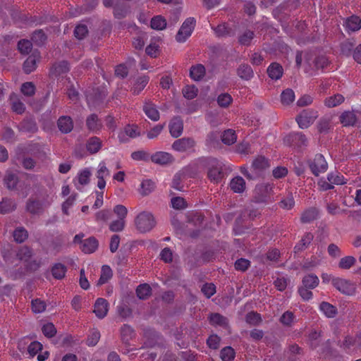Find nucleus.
I'll list each match as a JSON object with an SVG mask.
<instances>
[{
	"label": "nucleus",
	"instance_id": "obj_1",
	"mask_svg": "<svg viewBox=\"0 0 361 361\" xmlns=\"http://www.w3.org/2000/svg\"><path fill=\"white\" fill-rule=\"evenodd\" d=\"M54 201V196L47 191L31 195L25 203V210L32 215H40Z\"/></svg>",
	"mask_w": 361,
	"mask_h": 361
},
{
	"label": "nucleus",
	"instance_id": "obj_2",
	"mask_svg": "<svg viewBox=\"0 0 361 361\" xmlns=\"http://www.w3.org/2000/svg\"><path fill=\"white\" fill-rule=\"evenodd\" d=\"M223 163L215 158L207 159V176L213 183H219L224 178Z\"/></svg>",
	"mask_w": 361,
	"mask_h": 361
},
{
	"label": "nucleus",
	"instance_id": "obj_3",
	"mask_svg": "<svg viewBox=\"0 0 361 361\" xmlns=\"http://www.w3.org/2000/svg\"><path fill=\"white\" fill-rule=\"evenodd\" d=\"M137 229L141 233L151 231L156 224L153 215L150 212H142L140 213L135 220Z\"/></svg>",
	"mask_w": 361,
	"mask_h": 361
},
{
	"label": "nucleus",
	"instance_id": "obj_4",
	"mask_svg": "<svg viewBox=\"0 0 361 361\" xmlns=\"http://www.w3.org/2000/svg\"><path fill=\"white\" fill-rule=\"evenodd\" d=\"M318 111L313 109H307L302 111L295 118L298 126L301 129H306L314 123L318 118Z\"/></svg>",
	"mask_w": 361,
	"mask_h": 361
},
{
	"label": "nucleus",
	"instance_id": "obj_5",
	"mask_svg": "<svg viewBox=\"0 0 361 361\" xmlns=\"http://www.w3.org/2000/svg\"><path fill=\"white\" fill-rule=\"evenodd\" d=\"M273 185L270 183H261L256 185L254 190V201L257 203H267L270 200Z\"/></svg>",
	"mask_w": 361,
	"mask_h": 361
},
{
	"label": "nucleus",
	"instance_id": "obj_6",
	"mask_svg": "<svg viewBox=\"0 0 361 361\" xmlns=\"http://www.w3.org/2000/svg\"><path fill=\"white\" fill-rule=\"evenodd\" d=\"M283 142L287 145L298 148L305 147L308 145V140L302 132L289 133L284 137Z\"/></svg>",
	"mask_w": 361,
	"mask_h": 361
},
{
	"label": "nucleus",
	"instance_id": "obj_7",
	"mask_svg": "<svg viewBox=\"0 0 361 361\" xmlns=\"http://www.w3.org/2000/svg\"><path fill=\"white\" fill-rule=\"evenodd\" d=\"M195 24L196 20L194 18H186L176 35V40L178 42H184L191 35Z\"/></svg>",
	"mask_w": 361,
	"mask_h": 361
},
{
	"label": "nucleus",
	"instance_id": "obj_8",
	"mask_svg": "<svg viewBox=\"0 0 361 361\" xmlns=\"http://www.w3.org/2000/svg\"><path fill=\"white\" fill-rule=\"evenodd\" d=\"M332 285L343 294L351 295L355 293V285L348 280L333 278Z\"/></svg>",
	"mask_w": 361,
	"mask_h": 361
},
{
	"label": "nucleus",
	"instance_id": "obj_9",
	"mask_svg": "<svg viewBox=\"0 0 361 361\" xmlns=\"http://www.w3.org/2000/svg\"><path fill=\"white\" fill-rule=\"evenodd\" d=\"M310 168L312 173L318 176L321 173H324L328 169V164L321 154L315 155L312 161L310 164Z\"/></svg>",
	"mask_w": 361,
	"mask_h": 361
},
{
	"label": "nucleus",
	"instance_id": "obj_10",
	"mask_svg": "<svg viewBox=\"0 0 361 361\" xmlns=\"http://www.w3.org/2000/svg\"><path fill=\"white\" fill-rule=\"evenodd\" d=\"M195 145V141L192 137H183L176 140L172 144V149L179 152H184L192 149Z\"/></svg>",
	"mask_w": 361,
	"mask_h": 361
},
{
	"label": "nucleus",
	"instance_id": "obj_11",
	"mask_svg": "<svg viewBox=\"0 0 361 361\" xmlns=\"http://www.w3.org/2000/svg\"><path fill=\"white\" fill-rule=\"evenodd\" d=\"M150 160L159 165H166L173 161V156L166 152H157L152 154Z\"/></svg>",
	"mask_w": 361,
	"mask_h": 361
},
{
	"label": "nucleus",
	"instance_id": "obj_12",
	"mask_svg": "<svg viewBox=\"0 0 361 361\" xmlns=\"http://www.w3.org/2000/svg\"><path fill=\"white\" fill-rule=\"evenodd\" d=\"M110 176V171L106 166V164L104 161L99 163L98 169L97 171L96 176L98 178L97 187L102 190L106 186V181L104 178Z\"/></svg>",
	"mask_w": 361,
	"mask_h": 361
},
{
	"label": "nucleus",
	"instance_id": "obj_13",
	"mask_svg": "<svg viewBox=\"0 0 361 361\" xmlns=\"http://www.w3.org/2000/svg\"><path fill=\"white\" fill-rule=\"evenodd\" d=\"M40 60V55L38 51H34L27 57L23 64V71L25 73L29 74L34 71L37 68V63Z\"/></svg>",
	"mask_w": 361,
	"mask_h": 361
},
{
	"label": "nucleus",
	"instance_id": "obj_14",
	"mask_svg": "<svg viewBox=\"0 0 361 361\" xmlns=\"http://www.w3.org/2000/svg\"><path fill=\"white\" fill-rule=\"evenodd\" d=\"M143 111L146 116L152 121H157L160 118L157 106L149 100L145 102Z\"/></svg>",
	"mask_w": 361,
	"mask_h": 361
},
{
	"label": "nucleus",
	"instance_id": "obj_15",
	"mask_svg": "<svg viewBox=\"0 0 361 361\" xmlns=\"http://www.w3.org/2000/svg\"><path fill=\"white\" fill-rule=\"evenodd\" d=\"M109 303L104 298H98L94 303V312L99 319L106 317L108 312Z\"/></svg>",
	"mask_w": 361,
	"mask_h": 361
},
{
	"label": "nucleus",
	"instance_id": "obj_16",
	"mask_svg": "<svg viewBox=\"0 0 361 361\" xmlns=\"http://www.w3.org/2000/svg\"><path fill=\"white\" fill-rule=\"evenodd\" d=\"M183 123L180 117H174L169 123V131L172 137H178L183 133Z\"/></svg>",
	"mask_w": 361,
	"mask_h": 361
},
{
	"label": "nucleus",
	"instance_id": "obj_17",
	"mask_svg": "<svg viewBox=\"0 0 361 361\" xmlns=\"http://www.w3.org/2000/svg\"><path fill=\"white\" fill-rule=\"evenodd\" d=\"M57 126L61 133L66 134L73 130V122L70 116H62L58 119Z\"/></svg>",
	"mask_w": 361,
	"mask_h": 361
},
{
	"label": "nucleus",
	"instance_id": "obj_18",
	"mask_svg": "<svg viewBox=\"0 0 361 361\" xmlns=\"http://www.w3.org/2000/svg\"><path fill=\"white\" fill-rule=\"evenodd\" d=\"M283 67L278 63H272L267 68V73L272 80H277L283 75Z\"/></svg>",
	"mask_w": 361,
	"mask_h": 361
},
{
	"label": "nucleus",
	"instance_id": "obj_19",
	"mask_svg": "<svg viewBox=\"0 0 361 361\" xmlns=\"http://www.w3.org/2000/svg\"><path fill=\"white\" fill-rule=\"evenodd\" d=\"M98 247V241L94 237L85 239L82 243L80 249L85 253L90 254L94 252Z\"/></svg>",
	"mask_w": 361,
	"mask_h": 361
},
{
	"label": "nucleus",
	"instance_id": "obj_20",
	"mask_svg": "<svg viewBox=\"0 0 361 361\" xmlns=\"http://www.w3.org/2000/svg\"><path fill=\"white\" fill-rule=\"evenodd\" d=\"M319 211L315 207H310L305 210L300 217V221L302 224H309L318 217Z\"/></svg>",
	"mask_w": 361,
	"mask_h": 361
},
{
	"label": "nucleus",
	"instance_id": "obj_21",
	"mask_svg": "<svg viewBox=\"0 0 361 361\" xmlns=\"http://www.w3.org/2000/svg\"><path fill=\"white\" fill-rule=\"evenodd\" d=\"M9 100L11 102V109L14 112L18 114H22L25 111V104L21 102V100L16 94L12 93L10 95Z\"/></svg>",
	"mask_w": 361,
	"mask_h": 361
},
{
	"label": "nucleus",
	"instance_id": "obj_22",
	"mask_svg": "<svg viewBox=\"0 0 361 361\" xmlns=\"http://www.w3.org/2000/svg\"><path fill=\"white\" fill-rule=\"evenodd\" d=\"M270 166L269 160L263 156L257 157L252 164V169L258 174L259 171L269 168Z\"/></svg>",
	"mask_w": 361,
	"mask_h": 361
},
{
	"label": "nucleus",
	"instance_id": "obj_23",
	"mask_svg": "<svg viewBox=\"0 0 361 361\" xmlns=\"http://www.w3.org/2000/svg\"><path fill=\"white\" fill-rule=\"evenodd\" d=\"M135 335V331L130 326L124 324L121 328V339L126 345L129 344L130 341L134 338Z\"/></svg>",
	"mask_w": 361,
	"mask_h": 361
},
{
	"label": "nucleus",
	"instance_id": "obj_24",
	"mask_svg": "<svg viewBox=\"0 0 361 361\" xmlns=\"http://www.w3.org/2000/svg\"><path fill=\"white\" fill-rule=\"evenodd\" d=\"M231 189L236 193H242L245 189V181L240 176L233 178L230 182Z\"/></svg>",
	"mask_w": 361,
	"mask_h": 361
},
{
	"label": "nucleus",
	"instance_id": "obj_25",
	"mask_svg": "<svg viewBox=\"0 0 361 361\" xmlns=\"http://www.w3.org/2000/svg\"><path fill=\"white\" fill-rule=\"evenodd\" d=\"M102 143L101 140L97 137H92L89 138L86 144L87 150L90 154H95L102 148Z\"/></svg>",
	"mask_w": 361,
	"mask_h": 361
},
{
	"label": "nucleus",
	"instance_id": "obj_26",
	"mask_svg": "<svg viewBox=\"0 0 361 361\" xmlns=\"http://www.w3.org/2000/svg\"><path fill=\"white\" fill-rule=\"evenodd\" d=\"M86 125L87 128L92 132H97L102 127L101 121L98 119L97 116L94 114H91L87 118Z\"/></svg>",
	"mask_w": 361,
	"mask_h": 361
},
{
	"label": "nucleus",
	"instance_id": "obj_27",
	"mask_svg": "<svg viewBox=\"0 0 361 361\" xmlns=\"http://www.w3.org/2000/svg\"><path fill=\"white\" fill-rule=\"evenodd\" d=\"M348 31L355 32L361 28V19L357 16H351L345 23Z\"/></svg>",
	"mask_w": 361,
	"mask_h": 361
},
{
	"label": "nucleus",
	"instance_id": "obj_28",
	"mask_svg": "<svg viewBox=\"0 0 361 361\" xmlns=\"http://www.w3.org/2000/svg\"><path fill=\"white\" fill-rule=\"evenodd\" d=\"M302 283L306 288L314 289L319 285V280L317 275L310 274L303 277Z\"/></svg>",
	"mask_w": 361,
	"mask_h": 361
},
{
	"label": "nucleus",
	"instance_id": "obj_29",
	"mask_svg": "<svg viewBox=\"0 0 361 361\" xmlns=\"http://www.w3.org/2000/svg\"><path fill=\"white\" fill-rule=\"evenodd\" d=\"M314 238V235L311 233H306L300 242L295 245L294 250L295 252H300L307 248Z\"/></svg>",
	"mask_w": 361,
	"mask_h": 361
},
{
	"label": "nucleus",
	"instance_id": "obj_30",
	"mask_svg": "<svg viewBox=\"0 0 361 361\" xmlns=\"http://www.w3.org/2000/svg\"><path fill=\"white\" fill-rule=\"evenodd\" d=\"M149 82V77L144 75L137 78L132 88L134 94H139L141 91L146 87Z\"/></svg>",
	"mask_w": 361,
	"mask_h": 361
},
{
	"label": "nucleus",
	"instance_id": "obj_31",
	"mask_svg": "<svg viewBox=\"0 0 361 361\" xmlns=\"http://www.w3.org/2000/svg\"><path fill=\"white\" fill-rule=\"evenodd\" d=\"M356 121V115L353 111H345L340 116V121L345 126H353Z\"/></svg>",
	"mask_w": 361,
	"mask_h": 361
},
{
	"label": "nucleus",
	"instance_id": "obj_32",
	"mask_svg": "<svg viewBox=\"0 0 361 361\" xmlns=\"http://www.w3.org/2000/svg\"><path fill=\"white\" fill-rule=\"evenodd\" d=\"M237 73L240 78L246 80L251 79L254 75L252 68L247 64L240 65L238 68Z\"/></svg>",
	"mask_w": 361,
	"mask_h": 361
},
{
	"label": "nucleus",
	"instance_id": "obj_33",
	"mask_svg": "<svg viewBox=\"0 0 361 361\" xmlns=\"http://www.w3.org/2000/svg\"><path fill=\"white\" fill-rule=\"evenodd\" d=\"M16 208V204L15 202L8 198H4L1 202H0V213L6 214L9 213Z\"/></svg>",
	"mask_w": 361,
	"mask_h": 361
},
{
	"label": "nucleus",
	"instance_id": "obj_34",
	"mask_svg": "<svg viewBox=\"0 0 361 361\" xmlns=\"http://www.w3.org/2000/svg\"><path fill=\"white\" fill-rule=\"evenodd\" d=\"M281 208L283 209H291L295 205V200L293 193L288 192L286 196H284L281 200L279 202Z\"/></svg>",
	"mask_w": 361,
	"mask_h": 361
},
{
	"label": "nucleus",
	"instance_id": "obj_35",
	"mask_svg": "<svg viewBox=\"0 0 361 361\" xmlns=\"http://www.w3.org/2000/svg\"><path fill=\"white\" fill-rule=\"evenodd\" d=\"M204 74L205 68L204 66L201 64L196 65L190 68V75L194 80H200L204 77Z\"/></svg>",
	"mask_w": 361,
	"mask_h": 361
},
{
	"label": "nucleus",
	"instance_id": "obj_36",
	"mask_svg": "<svg viewBox=\"0 0 361 361\" xmlns=\"http://www.w3.org/2000/svg\"><path fill=\"white\" fill-rule=\"evenodd\" d=\"M13 236L16 243H22L28 238V232L24 227L20 226L14 230Z\"/></svg>",
	"mask_w": 361,
	"mask_h": 361
},
{
	"label": "nucleus",
	"instance_id": "obj_37",
	"mask_svg": "<svg viewBox=\"0 0 361 361\" xmlns=\"http://www.w3.org/2000/svg\"><path fill=\"white\" fill-rule=\"evenodd\" d=\"M319 309L329 318H333L337 314L336 308L327 302H322Z\"/></svg>",
	"mask_w": 361,
	"mask_h": 361
},
{
	"label": "nucleus",
	"instance_id": "obj_38",
	"mask_svg": "<svg viewBox=\"0 0 361 361\" xmlns=\"http://www.w3.org/2000/svg\"><path fill=\"white\" fill-rule=\"evenodd\" d=\"M344 101V97L342 94H336L325 99L324 104L329 108L335 107Z\"/></svg>",
	"mask_w": 361,
	"mask_h": 361
},
{
	"label": "nucleus",
	"instance_id": "obj_39",
	"mask_svg": "<svg viewBox=\"0 0 361 361\" xmlns=\"http://www.w3.org/2000/svg\"><path fill=\"white\" fill-rule=\"evenodd\" d=\"M112 277V271L109 266L104 265L102 267L100 278L97 281V285L102 286L106 283Z\"/></svg>",
	"mask_w": 361,
	"mask_h": 361
},
{
	"label": "nucleus",
	"instance_id": "obj_40",
	"mask_svg": "<svg viewBox=\"0 0 361 361\" xmlns=\"http://www.w3.org/2000/svg\"><path fill=\"white\" fill-rule=\"evenodd\" d=\"M66 267L61 263L55 264L51 268V274L56 279H63L66 273Z\"/></svg>",
	"mask_w": 361,
	"mask_h": 361
},
{
	"label": "nucleus",
	"instance_id": "obj_41",
	"mask_svg": "<svg viewBox=\"0 0 361 361\" xmlns=\"http://www.w3.org/2000/svg\"><path fill=\"white\" fill-rule=\"evenodd\" d=\"M209 320L210 324L212 325L224 326L228 324L227 319L219 313L211 314L209 317Z\"/></svg>",
	"mask_w": 361,
	"mask_h": 361
},
{
	"label": "nucleus",
	"instance_id": "obj_42",
	"mask_svg": "<svg viewBox=\"0 0 361 361\" xmlns=\"http://www.w3.org/2000/svg\"><path fill=\"white\" fill-rule=\"evenodd\" d=\"M151 287L147 284L139 285L136 289L137 296L141 300L147 299L151 295Z\"/></svg>",
	"mask_w": 361,
	"mask_h": 361
},
{
	"label": "nucleus",
	"instance_id": "obj_43",
	"mask_svg": "<svg viewBox=\"0 0 361 361\" xmlns=\"http://www.w3.org/2000/svg\"><path fill=\"white\" fill-rule=\"evenodd\" d=\"M166 27V21L161 16H157L151 20V27L154 30H162Z\"/></svg>",
	"mask_w": 361,
	"mask_h": 361
},
{
	"label": "nucleus",
	"instance_id": "obj_44",
	"mask_svg": "<svg viewBox=\"0 0 361 361\" xmlns=\"http://www.w3.org/2000/svg\"><path fill=\"white\" fill-rule=\"evenodd\" d=\"M295 100V93L291 89H286L281 94V103L284 105H289Z\"/></svg>",
	"mask_w": 361,
	"mask_h": 361
},
{
	"label": "nucleus",
	"instance_id": "obj_45",
	"mask_svg": "<svg viewBox=\"0 0 361 361\" xmlns=\"http://www.w3.org/2000/svg\"><path fill=\"white\" fill-rule=\"evenodd\" d=\"M154 189V183L151 180H143L140 185V192L146 196L150 194Z\"/></svg>",
	"mask_w": 361,
	"mask_h": 361
},
{
	"label": "nucleus",
	"instance_id": "obj_46",
	"mask_svg": "<svg viewBox=\"0 0 361 361\" xmlns=\"http://www.w3.org/2000/svg\"><path fill=\"white\" fill-rule=\"evenodd\" d=\"M236 139L237 137L235 135V131L231 129L225 130L221 135L222 142L228 145L233 144L236 141Z\"/></svg>",
	"mask_w": 361,
	"mask_h": 361
},
{
	"label": "nucleus",
	"instance_id": "obj_47",
	"mask_svg": "<svg viewBox=\"0 0 361 361\" xmlns=\"http://www.w3.org/2000/svg\"><path fill=\"white\" fill-rule=\"evenodd\" d=\"M235 351L231 346L224 348L220 352L222 361H233L235 358Z\"/></svg>",
	"mask_w": 361,
	"mask_h": 361
},
{
	"label": "nucleus",
	"instance_id": "obj_48",
	"mask_svg": "<svg viewBox=\"0 0 361 361\" xmlns=\"http://www.w3.org/2000/svg\"><path fill=\"white\" fill-rule=\"evenodd\" d=\"M326 210L328 213L331 215H340L343 214H346L347 210L341 209L337 203L330 202L326 205Z\"/></svg>",
	"mask_w": 361,
	"mask_h": 361
},
{
	"label": "nucleus",
	"instance_id": "obj_49",
	"mask_svg": "<svg viewBox=\"0 0 361 361\" xmlns=\"http://www.w3.org/2000/svg\"><path fill=\"white\" fill-rule=\"evenodd\" d=\"M255 34L252 31L246 30L238 37V42L241 45L249 46Z\"/></svg>",
	"mask_w": 361,
	"mask_h": 361
},
{
	"label": "nucleus",
	"instance_id": "obj_50",
	"mask_svg": "<svg viewBox=\"0 0 361 361\" xmlns=\"http://www.w3.org/2000/svg\"><path fill=\"white\" fill-rule=\"evenodd\" d=\"M327 180L334 185H343L346 182L344 177L340 173L335 172L328 174Z\"/></svg>",
	"mask_w": 361,
	"mask_h": 361
},
{
	"label": "nucleus",
	"instance_id": "obj_51",
	"mask_svg": "<svg viewBox=\"0 0 361 361\" xmlns=\"http://www.w3.org/2000/svg\"><path fill=\"white\" fill-rule=\"evenodd\" d=\"M4 183L9 190L14 189L18 183V177L12 173H7L4 178Z\"/></svg>",
	"mask_w": 361,
	"mask_h": 361
},
{
	"label": "nucleus",
	"instance_id": "obj_52",
	"mask_svg": "<svg viewBox=\"0 0 361 361\" xmlns=\"http://www.w3.org/2000/svg\"><path fill=\"white\" fill-rule=\"evenodd\" d=\"M32 42L27 39H21L18 43V49L23 54H28L32 50Z\"/></svg>",
	"mask_w": 361,
	"mask_h": 361
},
{
	"label": "nucleus",
	"instance_id": "obj_53",
	"mask_svg": "<svg viewBox=\"0 0 361 361\" xmlns=\"http://www.w3.org/2000/svg\"><path fill=\"white\" fill-rule=\"evenodd\" d=\"M46 303L41 299H35L32 300V310L35 313H42L46 310Z\"/></svg>",
	"mask_w": 361,
	"mask_h": 361
},
{
	"label": "nucleus",
	"instance_id": "obj_54",
	"mask_svg": "<svg viewBox=\"0 0 361 361\" xmlns=\"http://www.w3.org/2000/svg\"><path fill=\"white\" fill-rule=\"evenodd\" d=\"M198 90L194 85H188L183 89V96L188 99H192L197 95Z\"/></svg>",
	"mask_w": 361,
	"mask_h": 361
},
{
	"label": "nucleus",
	"instance_id": "obj_55",
	"mask_svg": "<svg viewBox=\"0 0 361 361\" xmlns=\"http://www.w3.org/2000/svg\"><path fill=\"white\" fill-rule=\"evenodd\" d=\"M47 39L45 33L42 30H36L32 35V40L37 45H42Z\"/></svg>",
	"mask_w": 361,
	"mask_h": 361
},
{
	"label": "nucleus",
	"instance_id": "obj_56",
	"mask_svg": "<svg viewBox=\"0 0 361 361\" xmlns=\"http://www.w3.org/2000/svg\"><path fill=\"white\" fill-rule=\"evenodd\" d=\"M151 155L146 151L144 150H138L133 152L131 154V158L133 160L136 161H147L150 160Z\"/></svg>",
	"mask_w": 361,
	"mask_h": 361
},
{
	"label": "nucleus",
	"instance_id": "obj_57",
	"mask_svg": "<svg viewBox=\"0 0 361 361\" xmlns=\"http://www.w3.org/2000/svg\"><path fill=\"white\" fill-rule=\"evenodd\" d=\"M91 173L89 169H85L80 171L78 175V183L81 186L86 185L89 183Z\"/></svg>",
	"mask_w": 361,
	"mask_h": 361
},
{
	"label": "nucleus",
	"instance_id": "obj_58",
	"mask_svg": "<svg viewBox=\"0 0 361 361\" xmlns=\"http://www.w3.org/2000/svg\"><path fill=\"white\" fill-rule=\"evenodd\" d=\"M355 262V257L347 256L341 259L338 267L343 269H350Z\"/></svg>",
	"mask_w": 361,
	"mask_h": 361
},
{
	"label": "nucleus",
	"instance_id": "obj_59",
	"mask_svg": "<svg viewBox=\"0 0 361 361\" xmlns=\"http://www.w3.org/2000/svg\"><path fill=\"white\" fill-rule=\"evenodd\" d=\"M21 92L24 95L31 97L35 92V86L31 82H24L21 86Z\"/></svg>",
	"mask_w": 361,
	"mask_h": 361
},
{
	"label": "nucleus",
	"instance_id": "obj_60",
	"mask_svg": "<svg viewBox=\"0 0 361 361\" xmlns=\"http://www.w3.org/2000/svg\"><path fill=\"white\" fill-rule=\"evenodd\" d=\"M32 255V250L27 246L21 247L17 254L18 257L20 260L23 261H28L31 258Z\"/></svg>",
	"mask_w": 361,
	"mask_h": 361
},
{
	"label": "nucleus",
	"instance_id": "obj_61",
	"mask_svg": "<svg viewBox=\"0 0 361 361\" xmlns=\"http://www.w3.org/2000/svg\"><path fill=\"white\" fill-rule=\"evenodd\" d=\"M232 101L231 96L228 93L221 94L217 98V103L221 107L228 106Z\"/></svg>",
	"mask_w": 361,
	"mask_h": 361
},
{
	"label": "nucleus",
	"instance_id": "obj_62",
	"mask_svg": "<svg viewBox=\"0 0 361 361\" xmlns=\"http://www.w3.org/2000/svg\"><path fill=\"white\" fill-rule=\"evenodd\" d=\"M111 217V212L109 209H103L96 213L95 219L98 222H106Z\"/></svg>",
	"mask_w": 361,
	"mask_h": 361
},
{
	"label": "nucleus",
	"instance_id": "obj_63",
	"mask_svg": "<svg viewBox=\"0 0 361 361\" xmlns=\"http://www.w3.org/2000/svg\"><path fill=\"white\" fill-rule=\"evenodd\" d=\"M126 220L116 219L112 221L109 225V229L112 232H119L124 229Z\"/></svg>",
	"mask_w": 361,
	"mask_h": 361
},
{
	"label": "nucleus",
	"instance_id": "obj_64",
	"mask_svg": "<svg viewBox=\"0 0 361 361\" xmlns=\"http://www.w3.org/2000/svg\"><path fill=\"white\" fill-rule=\"evenodd\" d=\"M55 74L60 75L69 71V66L67 61H63L56 63L53 67Z\"/></svg>",
	"mask_w": 361,
	"mask_h": 361
}]
</instances>
